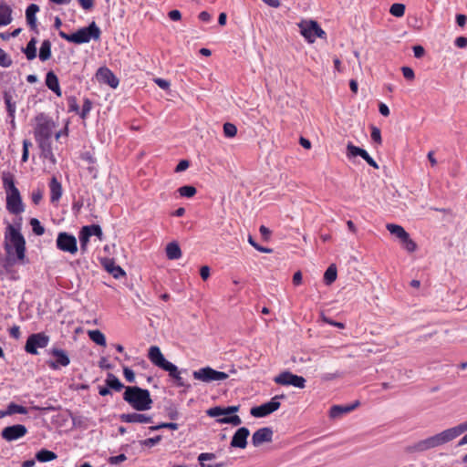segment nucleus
Instances as JSON below:
<instances>
[{
    "mask_svg": "<svg viewBox=\"0 0 467 467\" xmlns=\"http://www.w3.org/2000/svg\"><path fill=\"white\" fill-rule=\"evenodd\" d=\"M248 242L253 247H254L259 252L266 253V254H270L273 252V250L271 248L263 247V246L259 245V244H257L251 235L248 236Z\"/></svg>",
    "mask_w": 467,
    "mask_h": 467,
    "instance_id": "nucleus-51",
    "label": "nucleus"
},
{
    "mask_svg": "<svg viewBox=\"0 0 467 467\" xmlns=\"http://www.w3.org/2000/svg\"><path fill=\"white\" fill-rule=\"evenodd\" d=\"M50 202H57L62 196V185L56 177H52L49 182Z\"/></svg>",
    "mask_w": 467,
    "mask_h": 467,
    "instance_id": "nucleus-23",
    "label": "nucleus"
},
{
    "mask_svg": "<svg viewBox=\"0 0 467 467\" xmlns=\"http://www.w3.org/2000/svg\"><path fill=\"white\" fill-rule=\"evenodd\" d=\"M30 146H32V143L28 140H23V153H22V159H21V161L23 162H26L28 161V156H29L28 149Z\"/></svg>",
    "mask_w": 467,
    "mask_h": 467,
    "instance_id": "nucleus-54",
    "label": "nucleus"
},
{
    "mask_svg": "<svg viewBox=\"0 0 467 467\" xmlns=\"http://www.w3.org/2000/svg\"><path fill=\"white\" fill-rule=\"evenodd\" d=\"M127 457L125 454L121 453L117 456H111L109 458V464H118L119 462H122L126 461Z\"/></svg>",
    "mask_w": 467,
    "mask_h": 467,
    "instance_id": "nucleus-59",
    "label": "nucleus"
},
{
    "mask_svg": "<svg viewBox=\"0 0 467 467\" xmlns=\"http://www.w3.org/2000/svg\"><path fill=\"white\" fill-rule=\"evenodd\" d=\"M148 358L151 361L153 365L156 367L167 371L171 372L175 371V365L171 362L168 361L163 354L161 353V349L157 346H151L149 348L148 352Z\"/></svg>",
    "mask_w": 467,
    "mask_h": 467,
    "instance_id": "nucleus-11",
    "label": "nucleus"
},
{
    "mask_svg": "<svg viewBox=\"0 0 467 467\" xmlns=\"http://www.w3.org/2000/svg\"><path fill=\"white\" fill-rule=\"evenodd\" d=\"M26 242L20 231V224L8 223L4 233V249L7 260L14 264H26Z\"/></svg>",
    "mask_w": 467,
    "mask_h": 467,
    "instance_id": "nucleus-1",
    "label": "nucleus"
},
{
    "mask_svg": "<svg viewBox=\"0 0 467 467\" xmlns=\"http://www.w3.org/2000/svg\"><path fill=\"white\" fill-rule=\"evenodd\" d=\"M96 77L100 83L107 84L112 88H116L119 86V78L108 67L99 68Z\"/></svg>",
    "mask_w": 467,
    "mask_h": 467,
    "instance_id": "nucleus-18",
    "label": "nucleus"
},
{
    "mask_svg": "<svg viewBox=\"0 0 467 467\" xmlns=\"http://www.w3.org/2000/svg\"><path fill=\"white\" fill-rule=\"evenodd\" d=\"M169 373V376L171 377L172 379H174L176 380V384L180 387H183L185 386V383L182 379V378L181 377L180 375V371L178 369V368L175 366V371H171V372H168Z\"/></svg>",
    "mask_w": 467,
    "mask_h": 467,
    "instance_id": "nucleus-53",
    "label": "nucleus"
},
{
    "mask_svg": "<svg viewBox=\"0 0 467 467\" xmlns=\"http://www.w3.org/2000/svg\"><path fill=\"white\" fill-rule=\"evenodd\" d=\"M12 65L10 57L0 47V66L8 67Z\"/></svg>",
    "mask_w": 467,
    "mask_h": 467,
    "instance_id": "nucleus-49",
    "label": "nucleus"
},
{
    "mask_svg": "<svg viewBox=\"0 0 467 467\" xmlns=\"http://www.w3.org/2000/svg\"><path fill=\"white\" fill-rule=\"evenodd\" d=\"M56 244L57 249L62 252H67L75 254L78 252V243L74 235L61 232L57 234Z\"/></svg>",
    "mask_w": 467,
    "mask_h": 467,
    "instance_id": "nucleus-13",
    "label": "nucleus"
},
{
    "mask_svg": "<svg viewBox=\"0 0 467 467\" xmlns=\"http://www.w3.org/2000/svg\"><path fill=\"white\" fill-rule=\"evenodd\" d=\"M285 395H275L274 398L271 399L270 401L265 402L260 406H256L251 409L250 413L252 416L255 418H263L265 417L275 410H277L280 408V399H285Z\"/></svg>",
    "mask_w": 467,
    "mask_h": 467,
    "instance_id": "nucleus-10",
    "label": "nucleus"
},
{
    "mask_svg": "<svg viewBox=\"0 0 467 467\" xmlns=\"http://www.w3.org/2000/svg\"><path fill=\"white\" fill-rule=\"evenodd\" d=\"M6 209L10 213L16 215L25 211L19 190L6 193Z\"/></svg>",
    "mask_w": 467,
    "mask_h": 467,
    "instance_id": "nucleus-15",
    "label": "nucleus"
},
{
    "mask_svg": "<svg viewBox=\"0 0 467 467\" xmlns=\"http://www.w3.org/2000/svg\"><path fill=\"white\" fill-rule=\"evenodd\" d=\"M35 121L34 136L36 143L50 141L56 127L53 119L45 113H39L36 116Z\"/></svg>",
    "mask_w": 467,
    "mask_h": 467,
    "instance_id": "nucleus-5",
    "label": "nucleus"
},
{
    "mask_svg": "<svg viewBox=\"0 0 467 467\" xmlns=\"http://www.w3.org/2000/svg\"><path fill=\"white\" fill-rule=\"evenodd\" d=\"M301 35L309 42L313 43L317 37H324L325 31L313 20H304L298 24Z\"/></svg>",
    "mask_w": 467,
    "mask_h": 467,
    "instance_id": "nucleus-7",
    "label": "nucleus"
},
{
    "mask_svg": "<svg viewBox=\"0 0 467 467\" xmlns=\"http://www.w3.org/2000/svg\"><path fill=\"white\" fill-rule=\"evenodd\" d=\"M50 341L49 336L44 332L31 334L26 342L25 350L31 355H37L38 348H45Z\"/></svg>",
    "mask_w": 467,
    "mask_h": 467,
    "instance_id": "nucleus-6",
    "label": "nucleus"
},
{
    "mask_svg": "<svg viewBox=\"0 0 467 467\" xmlns=\"http://www.w3.org/2000/svg\"><path fill=\"white\" fill-rule=\"evenodd\" d=\"M32 202L35 204H38L43 198V192L41 190H35L31 194Z\"/></svg>",
    "mask_w": 467,
    "mask_h": 467,
    "instance_id": "nucleus-60",
    "label": "nucleus"
},
{
    "mask_svg": "<svg viewBox=\"0 0 467 467\" xmlns=\"http://www.w3.org/2000/svg\"><path fill=\"white\" fill-rule=\"evenodd\" d=\"M2 181L6 193L11 192L13 191H18V189L15 185V181L12 174L3 173Z\"/></svg>",
    "mask_w": 467,
    "mask_h": 467,
    "instance_id": "nucleus-36",
    "label": "nucleus"
},
{
    "mask_svg": "<svg viewBox=\"0 0 467 467\" xmlns=\"http://www.w3.org/2000/svg\"><path fill=\"white\" fill-rule=\"evenodd\" d=\"M123 375L126 380L130 383H133L135 381V374L132 369L128 367L123 368Z\"/></svg>",
    "mask_w": 467,
    "mask_h": 467,
    "instance_id": "nucleus-57",
    "label": "nucleus"
},
{
    "mask_svg": "<svg viewBox=\"0 0 467 467\" xmlns=\"http://www.w3.org/2000/svg\"><path fill=\"white\" fill-rule=\"evenodd\" d=\"M119 420L126 423H152L153 418L151 416L132 412L123 413L119 415Z\"/></svg>",
    "mask_w": 467,
    "mask_h": 467,
    "instance_id": "nucleus-21",
    "label": "nucleus"
},
{
    "mask_svg": "<svg viewBox=\"0 0 467 467\" xmlns=\"http://www.w3.org/2000/svg\"><path fill=\"white\" fill-rule=\"evenodd\" d=\"M454 44L459 48H464L467 47V37L466 36H459L455 39Z\"/></svg>",
    "mask_w": 467,
    "mask_h": 467,
    "instance_id": "nucleus-63",
    "label": "nucleus"
},
{
    "mask_svg": "<svg viewBox=\"0 0 467 467\" xmlns=\"http://www.w3.org/2000/svg\"><path fill=\"white\" fill-rule=\"evenodd\" d=\"M178 192L182 197L191 198L195 195L196 189L191 185L182 186L178 189Z\"/></svg>",
    "mask_w": 467,
    "mask_h": 467,
    "instance_id": "nucleus-42",
    "label": "nucleus"
},
{
    "mask_svg": "<svg viewBox=\"0 0 467 467\" xmlns=\"http://www.w3.org/2000/svg\"><path fill=\"white\" fill-rule=\"evenodd\" d=\"M85 228H88V233L91 234V236L95 235L97 236L100 241L102 240L103 238V233H102V229L99 225L98 224H92V225H87V226H84Z\"/></svg>",
    "mask_w": 467,
    "mask_h": 467,
    "instance_id": "nucleus-48",
    "label": "nucleus"
},
{
    "mask_svg": "<svg viewBox=\"0 0 467 467\" xmlns=\"http://www.w3.org/2000/svg\"><path fill=\"white\" fill-rule=\"evenodd\" d=\"M223 133H224L225 137L233 138L237 133V128H236V126L234 124L230 123V122H226L223 125Z\"/></svg>",
    "mask_w": 467,
    "mask_h": 467,
    "instance_id": "nucleus-45",
    "label": "nucleus"
},
{
    "mask_svg": "<svg viewBox=\"0 0 467 467\" xmlns=\"http://www.w3.org/2000/svg\"><path fill=\"white\" fill-rule=\"evenodd\" d=\"M192 376L195 379L210 383L213 381H223L228 379V374L222 371H217L211 367L202 368L193 371Z\"/></svg>",
    "mask_w": 467,
    "mask_h": 467,
    "instance_id": "nucleus-9",
    "label": "nucleus"
},
{
    "mask_svg": "<svg viewBox=\"0 0 467 467\" xmlns=\"http://www.w3.org/2000/svg\"><path fill=\"white\" fill-rule=\"evenodd\" d=\"M413 53H414V57L416 58H421L425 54V49L422 46H420V45L414 46Z\"/></svg>",
    "mask_w": 467,
    "mask_h": 467,
    "instance_id": "nucleus-62",
    "label": "nucleus"
},
{
    "mask_svg": "<svg viewBox=\"0 0 467 467\" xmlns=\"http://www.w3.org/2000/svg\"><path fill=\"white\" fill-rule=\"evenodd\" d=\"M51 57V42L49 40H44L41 44L39 50V59L41 61H47Z\"/></svg>",
    "mask_w": 467,
    "mask_h": 467,
    "instance_id": "nucleus-35",
    "label": "nucleus"
},
{
    "mask_svg": "<svg viewBox=\"0 0 467 467\" xmlns=\"http://www.w3.org/2000/svg\"><path fill=\"white\" fill-rule=\"evenodd\" d=\"M447 431L451 437V440H454L455 438L462 435L463 432L467 431V420L450 429H447Z\"/></svg>",
    "mask_w": 467,
    "mask_h": 467,
    "instance_id": "nucleus-37",
    "label": "nucleus"
},
{
    "mask_svg": "<svg viewBox=\"0 0 467 467\" xmlns=\"http://www.w3.org/2000/svg\"><path fill=\"white\" fill-rule=\"evenodd\" d=\"M47 353L55 358L47 361V366L51 369H59L61 367H67L70 363V358L67 351L62 348H52L47 351Z\"/></svg>",
    "mask_w": 467,
    "mask_h": 467,
    "instance_id": "nucleus-14",
    "label": "nucleus"
},
{
    "mask_svg": "<svg viewBox=\"0 0 467 467\" xmlns=\"http://www.w3.org/2000/svg\"><path fill=\"white\" fill-rule=\"evenodd\" d=\"M89 338L99 346H106V337L104 334L99 330H89L88 332Z\"/></svg>",
    "mask_w": 467,
    "mask_h": 467,
    "instance_id": "nucleus-38",
    "label": "nucleus"
},
{
    "mask_svg": "<svg viewBox=\"0 0 467 467\" xmlns=\"http://www.w3.org/2000/svg\"><path fill=\"white\" fill-rule=\"evenodd\" d=\"M161 441V436L158 435L152 438H148L140 441V444L146 447H153Z\"/></svg>",
    "mask_w": 467,
    "mask_h": 467,
    "instance_id": "nucleus-50",
    "label": "nucleus"
},
{
    "mask_svg": "<svg viewBox=\"0 0 467 467\" xmlns=\"http://www.w3.org/2000/svg\"><path fill=\"white\" fill-rule=\"evenodd\" d=\"M371 139L378 144H381L382 142L380 130L375 126L371 127Z\"/></svg>",
    "mask_w": 467,
    "mask_h": 467,
    "instance_id": "nucleus-55",
    "label": "nucleus"
},
{
    "mask_svg": "<svg viewBox=\"0 0 467 467\" xmlns=\"http://www.w3.org/2000/svg\"><path fill=\"white\" fill-rule=\"evenodd\" d=\"M218 422L223 424H233L234 426H238L242 423V420L239 416L234 415L230 417H224L218 420Z\"/></svg>",
    "mask_w": 467,
    "mask_h": 467,
    "instance_id": "nucleus-44",
    "label": "nucleus"
},
{
    "mask_svg": "<svg viewBox=\"0 0 467 467\" xmlns=\"http://www.w3.org/2000/svg\"><path fill=\"white\" fill-rule=\"evenodd\" d=\"M250 431L246 427L239 428L234 434L231 441V447L244 449L247 445V438Z\"/></svg>",
    "mask_w": 467,
    "mask_h": 467,
    "instance_id": "nucleus-20",
    "label": "nucleus"
},
{
    "mask_svg": "<svg viewBox=\"0 0 467 467\" xmlns=\"http://www.w3.org/2000/svg\"><path fill=\"white\" fill-rule=\"evenodd\" d=\"M447 430L406 447L409 453L422 452L451 441Z\"/></svg>",
    "mask_w": 467,
    "mask_h": 467,
    "instance_id": "nucleus-4",
    "label": "nucleus"
},
{
    "mask_svg": "<svg viewBox=\"0 0 467 467\" xmlns=\"http://www.w3.org/2000/svg\"><path fill=\"white\" fill-rule=\"evenodd\" d=\"M337 267L335 265H331L327 267L324 274V280L327 285L332 284L337 279Z\"/></svg>",
    "mask_w": 467,
    "mask_h": 467,
    "instance_id": "nucleus-40",
    "label": "nucleus"
},
{
    "mask_svg": "<svg viewBox=\"0 0 467 467\" xmlns=\"http://www.w3.org/2000/svg\"><path fill=\"white\" fill-rule=\"evenodd\" d=\"M36 39L32 37L27 43L26 47L22 48L23 53L26 55L28 60H33L36 57Z\"/></svg>",
    "mask_w": 467,
    "mask_h": 467,
    "instance_id": "nucleus-31",
    "label": "nucleus"
},
{
    "mask_svg": "<svg viewBox=\"0 0 467 467\" xmlns=\"http://www.w3.org/2000/svg\"><path fill=\"white\" fill-rule=\"evenodd\" d=\"M347 156L351 159L356 156H360L364 159L368 165L375 169H379L378 163L369 156V154L363 149L353 145L352 143H348L347 146Z\"/></svg>",
    "mask_w": 467,
    "mask_h": 467,
    "instance_id": "nucleus-17",
    "label": "nucleus"
},
{
    "mask_svg": "<svg viewBox=\"0 0 467 467\" xmlns=\"http://www.w3.org/2000/svg\"><path fill=\"white\" fill-rule=\"evenodd\" d=\"M46 85L57 96H61V88L57 75L53 71H48L46 75Z\"/></svg>",
    "mask_w": 467,
    "mask_h": 467,
    "instance_id": "nucleus-24",
    "label": "nucleus"
},
{
    "mask_svg": "<svg viewBox=\"0 0 467 467\" xmlns=\"http://www.w3.org/2000/svg\"><path fill=\"white\" fill-rule=\"evenodd\" d=\"M104 267L116 279L126 275L125 271L111 259L105 261Z\"/></svg>",
    "mask_w": 467,
    "mask_h": 467,
    "instance_id": "nucleus-25",
    "label": "nucleus"
},
{
    "mask_svg": "<svg viewBox=\"0 0 467 467\" xmlns=\"http://www.w3.org/2000/svg\"><path fill=\"white\" fill-rule=\"evenodd\" d=\"M179 428V424L177 423H174V422H162V423H160L158 425H155V426H150V431H158V430H161V429H171V430H178Z\"/></svg>",
    "mask_w": 467,
    "mask_h": 467,
    "instance_id": "nucleus-47",
    "label": "nucleus"
},
{
    "mask_svg": "<svg viewBox=\"0 0 467 467\" xmlns=\"http://www.w3.org/2000/svg\"><path fill=\"white\" fill-rule=\"evenodd\" d=\"M105 382L109 389L115 391H120L124 388V385L120 382V380L112 373H109L107 375Z\"/></svg>",
    "mask_w": 467,
    "mask_h": 467,
    "instance_id": "nucleus-32",
    "label": "nucleus"
},
{
    "mask_svg": "<svg viewBox=\"0 0 467 467\" xmlns=\"http://www.w3.org/2000/svg\"><path fill=\"white\" fill-rule=\"evenodd\" d=\"M27 432L26 426L22 424H16L3 429L1 435L2 438L7 441H12L24 437Z\"/></svg>",
    "mask_w": 467,
    "mask_h": 467,
    "instance_id": "nucleus-16",
    "label": "nucleus"
},
{
    "mask_svg": "<svg viewBox=\"0 0 467 467\" xmlns=\"http://www.w3.org/2000/svg\"><path fill=\"white\" fill-rule=\"evenodd\" d=\"M207 414L210 417H217V416H220V415H223L224 414L223 408L213 407V408H211V409H209L207 410Z\"/></svg>",
    "mask_w": 467,
    "mask_h": 467,
    "instance_id": "nucleus-58",
    "label": "nucleus"
},
{
    "mask_svg": "<svg viewBox=\"0 0 467 467\" xmlns=\"http://www.w3.org/2000/svg\"><path fill=\"white\" fill-rule=\"evenodd\" d=\"M166 255L170 260H176L182 256V250L176 242H171L167 244Z\"/></svg>",
    "mask_w": 467,
    "mask_h": 467,
    "instance_id": "nucleus-28",
    "label": "nucleus"
},
{
    "mask_svg": "<svg viewBox=\"0 0 467 467\" xmlns=\"http://www.w3.org/2000/svg\"><path fill=\"white\" fill-rule=\"evenodd\" d=\"M57 454L51 451L43 449L36 454V458L38 462H46L57 459Z\"/></svg>",
    "mask_w": 467,
    "mask_h": 467,
    "instance_id": "nucleus-39",
    "label": "nucleus"
},
{
    "mask_svg": "<svg viewBox=\"0 0 467 467\" xmlns=\"http://www.w3.org/2000/svg\"><path fill=\"white\" fill-rule=\"evenodd\" d=\"M68 110L72 112L78 113L79 112V106L78 104L77 99L75 97L68 98Z\"/></svg>",
    "mask_w": 467,
    "mask_h": 467,
    "instance_id": "nucleus-56",
    "label": "nucleus"
},
{
    "mask_svg": "<svg viewBox=\"0 0 467 467\" xmlns=\"http://www.w3.org/2000/svg\"><path fill=\"white\" fill-rule=\"evenodd\" d=\"M91 109L92 101L89 99L86 98L83 102L82 109L78 112L80 118L83 119H87Z\"/></svg>",
    "mask_w": 467,
    "mask_h": 467,
    "instance_id": "nucleus-43",
    "label": "nucleus"
},
{
    "mask_svg": "<svg viewBox=\"0 0 467 467\" xmlns=\"http://www.w3.org/2000/svg\"><path fill=\"white\" fill-rule=\"evenodd\" d=\"M4 99H5V103L6 105V109L8 111V114L10 116H13L16 111V106H15V104H13L11 102V99H12L11 96L8 95L7 93H5Z\"/></svg>",
    "mask_w": 467,
    "mask_h": 467,
    "instance_id": "nucleus-52",
    "label": "nucleus"
},
{
    "mask_svg": "<svg viewBox=\"0 0 467 467\" xmlns=\"http://www.w3.org/2000/svg\"><path fill=\"white\" fill-rule=\"evenodd\" d=\"M12 22V9L9 5L0 4V26H7Z\"/></svg>",
    "mask_w": 467,
    "mask_h": 467,
    "instance_id": "nucleus-27",
    "label": "nucleus"
},
{
    "mask_svg": "<svg viewBox=\"0 0 467 467\" xmlns=\"http://www.w3.org/2000/svg\"><path fill=\"white\" fill-rule=\"evenodd\" d=\"M359 406V401L356 400L349 405H334L330 408L329 416L331 419H338L344 414L349 413Z\"/></svg>",
    "mask_w": 467,
    "mask_h": 467,
    "instance_id": "nucleus-22",
    "label": "nucleus"
},
{
    "mask_svg": "<svg viewBox=\"0 0 467 467\" xmlns=\"http://www.w3.org/2000/svg\"><path fill=\"white\" fill-rule=\"evenodd\" d=\"M189 165H190V162L188 161L182 160L176 166L175 171L182 172V171H185L186 169H188Z\"/></svg>",
    "mask_w": 467,
    "mask_h": 467,
    "instance_id": "nucleus-64",
    "label": "nucleus"
},
{
    "mask_svg": "<svg viewBox=\"0 0 467 467\" xmlns=\"http://www.w3.org/2000/svg\"><path fill=\"white\" fill-rule=\"evenodd\" d=\"M123 400L138 411L150 410L153 403L150 391L137 386L125 387Z\"/></svg>",
    "mask_w": 467,
    "mask_h": 467,
    "instance_id": "nucleus-2",
    "label": "nucleus"
},
{
    "mask_svg": "<svg viewBox=\"0 0 467 467\" xmlns=\"http://www.w3.org/2000/svg\"><path fill=\"white\" fill-rule=\"evenodd\" d=\"M401 70H402V74L406 79L412 80L414 78L415 75H414V71L412 70V68H410L409 67H403L401 68Z\"/></svg>",
    "mask_w": 467,
    "mask_h": 467,
    "instance_id": "nucleus-61",
    "label": "nucleus"
},
{
    "mask_svg": "<svg viewBox=\"0 0 467 467\" xmlns=\"http://www.w3.org/2000/svg\"><path fill=\"white\" fill-rule=\"evenodd\" d=\"M39 11V6L36 4H31L26 10V23L31 29L36 28V15Z\"/></svg>",
    "mask_w": 467,
    "mask_h": 467,
    "instance_id": "nucleus-26",
    "label": "nucleus"
},
{
    "mask_svg": "<svg viewBox=\"0 0 467 467\" xmlns=\"http://www.w3.org/2000/svg\"><path fill=\"white\" fill-rule=\"evenodd\" d=\"M28 412L27 409L22 405H18L16 403H10L5 412H0L2 416L4 415H12V414H26Z\"/></svg>",
    "mask_w": 467,
    "mask_h": 467,
    "instance_id": "nucleus-34",
    "label": "nucleus"
},
{
    "mask_svg": "<svg viewBox=\"0 0 467 467\" xmlns=\"http://www.w3.org/2000/svg\"><path fill=\"white\" fill-rule=\"evenodd\" d=\"M39 149L41 150V155L44 159L50 160L52 162H55V157L52 150V143L50 141H44L37 143Z\"/></svg>",
    "mask_w": 467,
    "mask_h": 467,
    "instance_id": "nucleus-29",
    "label": "nucleus"
},
{
    "mask_svg": "<svg viewBox=\"0 0 467 467\" xmlns=\"http://www.w3.org/2000/svg\"><path fill=\"white\" fill-rule=\"evenodd\" d=\"M386 228L392 235H395L400 240L403 247L409 253H412L417 249L416 243L410 237V234L402 226L394 223H388Z\"/></svg>",
    "mask_w": 467,
    "mask_h": 467,
    "instance_id": "nucleus-8",
    "label": "nucleus"
},
{
    "mask_svg": "<svg viewBox=\"0 0 467 467\" xmlns=\"http://www.w3.org/2000/svg\"><path fill=\"white\" fill-rule=\"evenodd\" d=\"M100 29L95 22H92L88 26L82 27L73 34H67L63 31L59 32V36L68 42L74 44L88 43L91 39L98 40L100 37Z\"/></svg>",
    "mask_w": 467,
    "mask_h": 467,
    "instance_id": "nucleus-3",
    "label": "nucleus"
},
{
    "mask_svg": "<svg viewBox=\"0 0 467 467\" xmlns=\"http://www.w3.org/2000/svg\"><path fill=\"white\" fill-rule=\"evenodd\" d=\"M213 459H215V454L210 453V452H202V453L199 454V456H198V461L202 467H225L224 462H218V463H213V464L204 463L205 461H211Z\"/></svg>",
    "mask_w": 467,
    "mask_h": 467,
    "instance_id": "nucleus-30",
    "label": "nucleus"
},
{
    "mask_svg": "<svg viewBox=\"0 0 467 467\" xmlns=\"http://www.w3.org/2000/svg\"><path fill=\"white\" fill-rule=\"evenodd\" d=\"M274 381L282 386H293L298 389L306 387V379L285 370L274 378Z\"/></svg>",
    "mask_w": 467,
    "mask_h": 467,
    "instance_id": "nucleus-12",
    "label": "nucleus"
},
{
    "mask_svg": "<svg viewBox=\"0 0 467 467\" xmlns=\"http://www.w3.org/2000/svg\"><path fill=\"white\" fill-rule=\"evenodd\" d=\"M30 224L32 226L33 232L36 235H42L45 233V228L41 225L40 222L36 218H32L30 220Z\"/></svg>",
    "mask_w": 467,
    "mask_h": 467,
    "instance_id": "nucleus-46",
    "label": "nucleus"
},
{
    "mask_svg": "<svg viewBox=\"0 0 467 467\" xmlns=\"http://www.w3.org/2000/svg\"><path fill=\"white\" fill-rule=\"evenodd\" d=\"M273 430L269 427L258 429L252 436V443L254 447H258L265 442H270L273 439Z\"/></svg>",
    "mask_w": 467,
    "mask_h": 467,
    "instance_id": "nucleus-19",
    "label": "nucleus"
},
{
    "mask_svg": "<svg viewBox=\"0 0 467 467\" xmlns=\"http://www.w3.org/2000/svg\"><path fill=\"white\" fill-rule=\"evenodd\" d=\"M88 228H85L83 226L78 234L80 249L83 253H85L87 251L89 238L91 237V234L88 233Z\"/></svg>",
    "mask_w": 467,
    "mask_h": 467,
    "instance_id": "nucleus-33",
    "label": "nucleus"
},
{
    "mask_svg": "<svg viewBox=\"0 0 467 467\" xmlns=\"http://www.w3.org/2000/svg\"><path fill=\"white\" fill-rule=\"evenodd\" d=\"M389 13L396 17H401L405 13V5L400 3L393 4L389 8Z\"/></svg>",
    "mask_w": 467,
    "mask_h": 467,
    "instance_id": "nucleus-41",
    "label": "nucleus"
}]
</instances>
